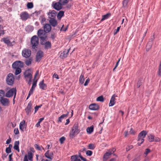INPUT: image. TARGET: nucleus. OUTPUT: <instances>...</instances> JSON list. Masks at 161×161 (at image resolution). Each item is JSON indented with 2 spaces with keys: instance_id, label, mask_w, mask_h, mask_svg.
I'll return each instance as SVG.
<instances>
[{
  "instance_id": "8",
  "label": "nucleus",
  "mask_w": 161,
  "mask_h": 161,
  "mask_svg": "<svg viewBox=\"0 0 161 161\" xmlns=\"http://www.w3.org/2000/svg\"><path fill=\"white\" fill-rule=\"evenodd\" d=\"M24 64L23 63L20 61H17L14 62L12 64V66L13 68H22L23 67Z\"/></svg>"
},
{
  "instance_id": "54",
  "label": "nucleus",
  "mask_w": 161,
  "mask_h": 161,
  "mask_svg": "<svg viewBox=\"0 0 161 161\" xmlns=\"http://www.w3.org/2000/svg\"><path fill=\"white\" fill-rule=\"evenodd\" d=\"M120 26L117 27L116 30H115L114 32V35L116 34L119 31Z\"/></svg>"
},
{
  "instance_id": "14",
  "label": "nucleus",
  "mask_w": 161,
  "mask_h": 161,
  "mask_svg": "<svg viewBox=\"0 0 161 161\" xmlns=\"http://www.w3.org/2000/svg\"><path fill=\"white\" fill-rule=\"evenodd\" d=\"M70 49H65L62 53L60 55V57L61 58L63 59L66 58L69 52Z\"/></svg>"
},
{
  "instance_id": "36",
  "label": "nucleus",
  "mask_w": 161,
  "mask_h": 161,
  "mask_svg": "<svg viewBox=\"0 0 161 161\" xmlns=\"http://www.w3.org/2000/svg\"><path fill=\"white\" fill-rule=\"evenodd\" d=\"M110 13H108L105 15L103 16L102 18L101 19V21H103L105 19H107L110 16Z\"/></svg>"
},
{
  "instance_id": "53",
  "label": "nucleus",
  "mask_w": 161,
  "mask_h": 161,
  "mask_svg": "<svg viewBox=\"0 0 161 161\" xmlns=\"http://www.w3.org/2000/svg\"><path fill=\"white\" fill-rule=\"evenodd\" d=\"M65 137L64 136H63L59 139V141L62 144L63 142L65 141Z\"/></svg>"
},
{
  "instance_id": "43",
  "label": "nucleus",
  "mask_w": 161,
  "mask_h": 161,
  "mask_svg": "<svg viewBox=\"0 0 161 161\" xmlns=\"http://www.w3.org/2000/svg\"><path fill=\"white\" fill-rule=\"evenodd\" d=\"M40 19L41 20V23L42 24L45 22L46 20V18L44 17L43 16H40Z\"/></svg>"
},
{
  "instance_id": "24",
  "label": "nucleus",
  "mask_w": 161,
  "mask_h": 161,
  "mask_svg": "<svg viewBox=\"0 0 161 161\" xmlns=\"http://www.w3.org/2000/svg\"><path fill=\"white\" fill-rule=\"evenodd\" d=\"M31 104L30 103H28L26 108L25 109L26 113L27 115L29 114L31 111Z\"/></svg>"
},
{
  "instance_id": "6",
  "label": "nucleus",
  "mask_w": 161,
  "mask_h": 161,
  "mask_svg": "<svg viewBox=\"0 0 161 161\" xmlns=\"http://www.w3.org/2000/svg\"><path fill=\"white\" fill-rule=\"evenodd\" d=\"M13 94L14 97L15 98L16 94V90L15 88H12L8 91L6 93L5 96L6 97H12Z\"/></svg>"
},
{
  "instance_id": "45",
  "label": "nucleus",
  "mask_w": 161,
  "mask_h": 161,
  "mask_svg": "<svg viewBox=\"0 0 161 161\" xmlns=\"http://www.w3.org/2000/svg\"><path fill=\"white\" fill-rule=\"evenodd\" d=\"M158 75L159 76H161V62H160V64L159 66Z\"/></svg>"
},
{
  "instance_id": "34",
  "label": "nucleus",
  "mask_w": 161,
  "mask_h": 161,
  "mask_svg": "<svg viewBox=\"0 0 161 161\" xmlns=\"http://www.w3.org/2000/svg\"><path fill=\"white\" fill-rule=\"evenodd\" d=\"M13 68L15 69V74L16 75L19 74L21 72V69L19 68L16 67V68Z\"/></svg>"
},
{
  "instance_id": "11",
  "label": "nucleus",
  "mask_w": 161,
  "mask_h": 161,
  "mask_svg": "<svg viewBox=\"0 0 161 161\" xmlns=\"http://www.w3.org/2000/svg\"><path fill=\"white\" fill-rule=\"evenodd\" d=\"M0 103L3 106H7L9 105L10 102L8 99L4 98L0 100Z\"/></svg>"
},
{
  "instance_id": "44",
  "label": "nucleus",
  "mask_w": 161,
  "mask_h": 161,
  "mask_svg": "<svg viewBox=\"0 0 161 161\" xmlns=\"http://www.w3.org/2000/svg\"><path fill=\"white\" fill-rule=\"evenodd\" d=\"M46 37H43L40 38L41 39V44L42 45H44L45 42V40Z\"/></svg>"
},
{
  "instance_id": "40",
  "label": "nucleus",
  "mask_w": 161,
  "mask_h": 161,
  "mask_svg": "<svg viewBox=\"0 0 161 161\" xmlns=\"http://www.w3.org/2000/svg\"><path fill=\"white\" fill-rule=\"evenodd\" d=\"M96 101L98 102H103L104 101V98L103 96H101L97 97L96 99Z\"/></svg>"
},
{
  "instance_id": "3",
  "label": "nucleus",
  "mask_w": 161,
  "mask_h": 161,
  "mask_svg": "<svg viewBox=\"0 0 161 161\" xmlns=\"http://www.w3.org/2000/svg\"><path fill=\"white\" fill-rule=\"evenodd\" d=\"M147 134V132L145 130H143L139 133L138 135L137 139V141L138 142L137 144L139 146L141 145L144 142V138L145 137Z\"/></svg>"
},
{
  "instance_id": "32",
  "label": "nucleus",
  "mask_w": 161,
  "mask_h": 161,
  "mask_svg": "<svg viewBox=\"0 0 161 161\" xmlns=\"http://www.w3.org/2000/svg\"><path fill=\"white\" fill-rule=\"evenodd\" d=\"M36 82L37 81H34L33 82L31 88L29 91L33 93L34 90L36 86Z\"/></svg>"
},
{
  "instance_id": "60",
  "label": "nucleus",
  "mask_w": 161,
  "mask_h": 161,
  "mask_svg": "<svg viewBox=\"0 0 161 161\" xmlns=\"http://www.w3.org/2000/svg\"><path fill=\"white\" fill-rule=\"evenodd\" d=\"M154 141L156 142H159L160 141V139L158 137H154Z\"/></svg>"
},
{
  "instance_id": "16",
  "label": "nucleus",
  "mask_w": 161,
  "mask_h": 161,
  "mask_svg": "<svg viewBox=\"0 0 161 161\" xmlns=\"http://www.w3.org/2000/svg\"><path fill=\"white\" fill-rule=\"evenodd\" d=\"M89 108L91 110H96L99 108V106L96 104L93 103L90 104L89 106Z\"/></svg>"
},
{
  "instance_id": "62",
  "label": "nucleus",
  "mask_w": 161,
  "mask_h": 161,
  "mask_svg": "<svg viewBox=\"0 0 161 161\" xmlns=\"http://www.w3.org/2000/svg\"><path fill=\"white\" fill-rule=\"evenodd\" d=\"M133 146H132V145H130L129 146H128L127 148H126V151H129V150L132 149V148H133Z\"/></svg>"
},
{
  "instance_id": "39",
  "label": "nucleus",
  "mask_w": 161,
  "mask_h": 161,
  "mask_svg": "<svg viewBox=\"0 0 161 161\" xmlns=\"http://www.w3.org/2000/svg\"><path fill=\"white\" fill-rule=\"evenodd\" d=\"M143 78H141L138 81L137 84V86L138 88H139L142 85L143 81Z\"/></svg>"
},
{
  "instance_id": "25",
  "label": "nucleus",
  "mask_w": 161,
  "mask_h": 161,
  "mask_svg": "<svg viewBox=\"0 0 161 161\" xmlns=\"http://www.w3.org/2000/svg\"><path fill=\"white\" fill-rule=\"evenodd\" d=\"M112 153L110 151L106 153L104 155L103 157V161H106L109 158V156Z\"/></svg>"
},
{
  "instance_id": "57",
  "label": "nucleus",
  "mask_w": 161,
  "mask_h": 161,
  "mask_svg": "<svg viewBox=\"0 0 161 161\" xmlns=\"http://www.w3.org/2000/svg\"><path fill=\"white\" fill-rule=\"evenodd\" d=\"M69 114V112H68L66 114H63L60 116L61 118H62V119H64V117L68 116Z\"/></svg>"
},
{
  "instance_id": "26",
  "label": "nucleus",
  "mask_w": 161,
  "mask_h": 161,
  "mask_svg": "<svg viewBox=\"0 0 161 161\" xmlns=\"http://www.w3.org/2000/svg\"><path fill=\"white\" fill-rule=\"evenodd\" d=\"M19 141H16L15 142L14 147V148L18 152H19Z\"/></svg>"
},
{
  "instance_id": "1",
  "label": "nucleus",
  "mask_w": 161,
  "mask_h": 161,
  "mask_svg": "<svg viewBox=\"0 0 161 161\" xmlns=\"http://www.w3.org/2000/svg\"><path fill=\"white\" fill-rule=\"evenodd\" d=\"M80 129L79 128L77 124H75L70 130L69 136L70 138H73L75 136L80 132Z\"/></svg>"
},
{
  "instance_id": "61",
  "label": "nucleus",
  "mask_w": 161,
  "mask_h": 161,
  "mask_svg": "<svg viewBox=\"0 0 161 161\" xmlns=\"http://www.w3.org/2000/svg\"><path fill=\"white\" fill-rule=\"evenodd\" d=\"M140 157L138 156L137 158H135L132 161H140Z\"/></svg>"
},
{
  "instance_id": "48",
  "label": "nucleus",
  "mask_w": 161,
  "mask_h": 161,
  "mask_svg": "<svg viewBox=\"0 0 161 161\" xmlns=\"http://www.w3.org/2000/svg\"><path fill=\"white\" fill-rule=\"evenodd\" d=\"M88 147L90 149L93 150L94 149L95 147L94 145L92 144H90L88 145Z\"/></svg>"
},
{
  "instance_id": "10",
  "label": "nucleus",
  "mask_w": 161,
  "mask_h": 161,
  "mask_svg": "<svg viewBox=\"0 0 161 161\" xmlns=\"http://www.w3.org/2000/svg\"><path fill=\"white\" fill-rule=\"evenodd\" d=\"M43 52L41 51H39L36 53V61L39 62L43 56Z\"/></svg>"
},
{
  "instance_id": "13",
  "label": "nucleus",
  "mask_w": 161,
  "mask_h": 161,
  "mask_svg": "<svg viewBox=\"0 0 161 161\" xmlns=\"http://www.w3.org/2000/svg\"><path fill=\"white\" fill-rule=\"evenodd\" d=\"M33 154L31 152H29L28 153V155H25L24 158V161H28L27 157L28 159L30 161H32L33 158Z\"/></svg>"
},
{
  "instance_id": "17",
  "label": "nucleus",
  "mask_w": 161,
  "mask_h": 161,
  "mask_svg": "<svg viewBox=\"0 0 161 161\" xmlns=\"http://www.w3.org/2000/svg\"><path fill=\"white\" fill-rule=\"evenodd\" d=\"M21 19L23 21H25L29 18V15L27 13L24 12L22 13L20 15Z\"/></svg>"
},
{
  "instance_id": "12",
  "label": "nucleus",
  "mask_w": 161,
  "mask_h": 161,
  "mask_svg": "<svg viewBox=\"0 0 161 161\" xmlns=\"http://www.w3.org/2000/svg\"><path fill=\"white\" fill-rule=\"evenodd\" d=\"M46 32L43 30L39 29L37 32V35L40 38L43 37H47Z\"/></svg>"
},
{
  "instance_id": "19",
  "label": "nucleus",
  "mask_w": 161,
  "mask_h": 161,
  "mask_svg": "<svg viewBox=\"0 0 161 161\" xmlns=\"http://www.w3.org/2000/svg\"><path fill=\"white\" fill-rule=\"evenodd\" d=\"M45 156L47 158L49 159L50 161L52 160L53 154L52 152L49 153V151L47 150L45 154Z\"/></svg>"
},
{
  "instance_id": "50",
  "label": "nucleus",
  "mask_w": 161,
  "mask_h": 161,
  "mask_svg": "<svg viewBox=\"0 0 161 161\" xmlns=\"http://www.w3.org/2000/svg\"><path fill=\"white\" fill-rule=\"evenodd\" d=\"M150 150L149 148H147L145 150V151L144 153V154L146 155V157L147 154L150 152Z\"/></svg>"
},
{
  "instance_id": "2",
  "label": "nucleus",
  "mask_w": 161,
  "mask_h": 161,
  "mask_svg": "<svg viewBox=\"0 0 161 161\" xmlns=\"http://www.w3.org/2000/svg\"><path fill=\"white\" fill-rule=\"evenodd\" d=\"M31 47L33 49L36 50L39 44V39L36 36H33L31 38Z\"/></svg>"
},
{
  "instance_id": "37",
  "label": "nucleus",
  "mask_w": 161,
  "mask_h": 161,
  "mask_svg": "<svg viewBox=\"0 0 161 161\" xmlns=\"http://www.w3.org/2000/svg\"><path fill=\"white\" fill-rule=\"evenodd\" d=\"M79 82L81 84H83L85 80V79L84 78V75H81L79 78Z\"/></svg>"
},
{
  "instance_id": "9",
  "label": "nucleus",
  "mask_w": 161,
  "mask_h": 161,
  "mask_svg": "<svg viewBox=\"0 0 161 161\" xmlns=\"http://www.w3.org/2000/svg\"><path fill=\"white\" fill-rule=\"evenodd\" d=\"M22 55L25 58H29L31 56V51L28 49H25L22 51Z\"/></svg>"
},
{
  "instance_id": "21",
  "label": "nucleus",
  "mask_w": 161,
  "mask_h": 161,
  "mask_svg": "<svg viewBox=\"0 0 161 161\" xmlns=\"http://www.w3.org/2000/svg\"><path fill=\"white\" fill-rule=\"evenodd\" d=\"M44 80H43L39 84L40 88L43 90H46L47 86L44 83Z\"/></svg>"
},
{
  "instance_id": "42",
  "label": "nucleus",
  "mask_w": 161,
  "mask_h": 161,
  "mask_svg": "<svg viewBox=\"0 0 161 161\" xmlns=\"http://www.w3.org/2000/svg\"><path fill=\"white\" fill-rule=\"evenodd\" d=\"M69 1V0H59V2L63 5H64L67 3Z\"/></svg>"
},
{
  "instance_id": "31",
  "label": "nucleus",
  "mask_w": 161,
  "mask_h": 161,
  "mask_svg": "<svg viewBox=\"0 0 161 161\" xmlns=\"http://www.w3.org/2000/svg\"><path fill=\"white\" fill-rule=\"evenodd\" d=\"M148 140L150 142H153L154 141V136L152 134H150L148 135Z\"/></svg>"
},
{
  "instance_id": "29",
  "label": "nucleus",
  "mask_w": 161,
  "mask_h": 161,
  "mask_svg": "<svg viewBox=\"0 0 161 161\" xmlns=\"http://www.w3.org/2000/svg\"><path fill=\"white\" fill-rule=\"evenodd\" d=\"M71 161H81L79 157L77 155L72 156L71 157Z\"/></svg>"
},
{
  "instance_id": "58",
  "label": "nucleus",
  "mask_w": 161,
  "mask_h": 161,
  "mask_svg": "<svg viewBox=\"0 0 161 161\" xmlns=\"http://www.w3.org/2000/svg\"><path fill=\"white\" fill-rule=\"evenodd\" d=\"M14 133L15 135H17L19 134V130L17 128H15L14 130Z\"/></svg>"
},
{
  "instance_id": "15",
  "label": "nucleus",
  "mask_w": 161,
  "mask_h": 161,
  "mask_svg": "<svg viewBox=\"0 0 161 161\" xmlns=\"http://www.w3.org/2000/svg\"><path fill=\"white\" fill-rule=\"evenodd\" d=\"M48 18L50 19H55L56 15V12L54 10L50 11L48 13Z\"/></svg>"
},
{
  "instance_id": "59",
  "label": "nucleus",
  "mask_w": 161,
  "mask_h": 161,
  "mask_svg": "<svg viewBox=\"0 0 161 161\" xmlns=\"http://www.w3.org/2000/svg\"><path fill=\"white\" fill-rule=\"evenodd\" d=\"M120 60V58L119 59L118 61V62L116 63V65L115 66V67L113 69V71H114V70L116 69V68H117V67L118 66V64H119V62Z\"/></svg>"
},
{
  "instance_id": "20",
  "label": "nucleus",
  "mask_w": 161,
  "mask_h": 161,
  "mask_svg": "<svg viewBox=\"0 0 161 161\" xmlns=\"http://www.w3.org/2000/svg\"><path fill=\"white\" fill-rule=\"evenodd\" d=\"M49 22L53 27H55L57 25V21L55 19H51L49 20Z\"/></svg>"
},
{
  "instance_id": "64",
  "label": "nucleus",
  "mask_w": 161,
  "mask_h": 161,
  "mask_svg": "<svg viewBox=\"0 0 161 161\" xmlns=\"http://www.w3.org/2000/svg\"><path fill=\"white\" fill-rule=\"evenodd\" d=\"M53 77L56 78L57 79H58L59 78L58 75L56 73H54L53 74Z\"/></svg>"
},
{
  "instance_id": "41",
  "label": "nucleus",
  "mask_w": 161,
  "mask_h": 161,
  "mask_svg": "<svg viewBox=\"0 0 161 161\" xmlns=\"http://www.w3.org/2000/svg\"><path fill=\"white\" fill-rule=\"evenodd\" d=\"M44 118H40L38 122L36 123V127H38L40 126V123L44 120Z\"/></svg>"
},
{
  "instance_id": "33",
  "label": "nucleus",
  "mask_w": 161,
  "mask_h": 161,
  "mask_svg": "<svg viewBox=\"0 0 161 161\" xmlns=\"http://www.w3.org/2000/svg\"><path fill=\"white\" fill-rule=\"evenodd\" d=\"M64 12L63 11H60L57 14V18L58 19H60L62 17L64 16Z\"/></svg>"
},
{
  "instance_id": "30",
  "label": "nucleus",
  "mask_w": 161,
  "mask_h": 161,
  "mask_svg": "<svg viewBox=\"0 0 161 161\" xmlns=\"http://www.w3.org/2000/svg\"><path fill=\"white\" fill-rule=\"evenodd\" d=\"M44 45H45V49H47L51 48V43L49 41L46 42Z\"/></svg>"
},
{
  "instance_id": "47",
  "label": "nucleus",
  "mask_w": 161,
  "mask_h": 161,
  "mask_svg": "<svg viewBox=\"0 0 161 161\" xmlns=\"http://www.w3.org/2000/svg\"><path fill=\"white\" fill-rule=\"evenodd\" d=\"M34 147L36 149L38 150L41 151L42 150L41 147L37 144H35Z\"/></svg>"
},
{
  "instance_id": "4",
  "label": "nucleus",
  "mask_w": 161,
  "mask_h": 161,
  "mask_svg": "<svg viewBox=\"0 0 161 161\" xmlns=\"http://www.w3.org/2000/svg\"><path fill=\"white\" fill-rule=\"evenodd\" d=\"M14 75L12 73H9L6 78V82L7 84L9 86L12 85L14 82Z\"/></svg>"
},
{
  "instance_id": "55",
  "label": "nucleus",
  "mask_w": 161,
  "mask_h": 161,
  "mask_svg": "<svg viewBox=\"0 0 161 161\" xmlns=\"http://www.w3.org/2000/svg\"><path fill=\"white\" fill-rule=\"evenodd\" d=\"M11 149L9 147H7L6 149V152L7 153H9L11 152Z\"/></svg>"
},
{
  "instance_id": "35",
  "label": "nucleus",
  "mask_w": 161,
  "mask_h": 161,
  "mask_svg": "<svg viewBox=\"0 0 161 161\" xmlns=\"http://www.w3.org/2000/svg\"><path fill=\"white\" fill-rule=\"evenodd\" d=\"M4 91L2 90H0V100L4 98Z\"/></svg>"
},
{
  "instance_id": "18",
  "label": "nucleus",
  "mask_w": 161,
  "mask_h": 161,
  "mask_svg": "<svg viewBox=\"0 0 161 161\" xmlns=\"http://www.w3.org/2000/svg\"><path fill=\"white\" fill-rule=\"evenodd\" d=\"M117 97V96L115 94L113 95L109 104V107L113 106L114 105L115 100V97Z\"/></svg>"
},
{
  "instance_id": "22",
  "label": "nucleus",
  "mask_w": 161,
  "mask_h": 161,
  "mask_svg": "<svg viewBox=\"0 0 161 161\" xmlns=\"http://www.w3.org/2000/svg\"><path fill=\"white\" fill-rule=\"evenodd\" d=\"M51 27L49 24H46L44 26V31L48 33L51 30Z\"/></svg>"
},
{
  "instance_id": "52",
  "label": "nucleus",
  "mask_w": 161,
  "mask_h": 161,
  "mask_svg": "<svg viewBox=\"0 0 161 161\" xmlns=\"http://www.w3.org/2000/svg\"><path fill=\"white\" fill-rule=\"evenodd\" d=\"M31 59H28L26 61L25 64H26V65L28 66L31 64Z\"/></svg>"
},
{
  "instance_id": "27",
  "label": "nucleus",
  "mask_w": 161,
  "mask_h": 161,
  "mask_svg": "<svg viewBox=\"0 0 161 161\" xmlns=\"http://www.w3.org/2000/svg\"><path fill=\"white\" fill-rule=\"evenodd\" d=\"M153 42H149L146 46V49L147 51H148L151 48Z\"/></svg>"
},
{
  "instance_id": "28",
  "label": "nucleus",
  "mask_w": 161,
  "mask_h": 161,
  "mask_svg": "<svg viewBox=\"0 0 161 161\" xmlns=\"http://www.w3.org/2000/svg\"><path fill=\"white\" fill-rule=\"evenodd\" d=\"M94 127L93 125L88 127L86 129V131L89 134H91L93 131Z\"/></svg>"
},
{
  "instance_id": "23",
  "label": "nucleus",
  "mask_w": 161,
  "mask_h": 161,
  "mask_svg": "<svg viewBox=\"0 0 161 161\" xmlns=\"http://www.w3.org/2000/svg\"><path fill=\"white\" fill-rule=\"evenodd\" d=\"M3 42L6 44H7L8 46H12L13 44H12L13 42H11L7 38H3ZM13 42H14V41Z\"/></svg>"
},
{
  "instance_id": "63",
  "label": "nucleus",
  "mask_w": 161,
  "mask_h": 161,
  "mask_svg": "<svg viewBox=\"0 0 161 161\" xmlns=\"http://www.w3.org/2000/svg\"><path fill=\"white\" fill-rule=\"evenodd\" d=\"M25 125H19V129L22 131H23L25 128Z\"/></svg>"
},
{
  "instance_id": "56",
  "label": "nucleus",
  "mask_w": 161,
  "mask_h": 161,
  "mask_svg": "<svg viewBox=\"0 0 161 161\" xmlns=\"http://www.w3.org/2000/svg\"><path fill=\"white\" fill-rule=\"evenodd\" d=\"M90 80V79H89V78H88L86 80L84 84V86H86L88 85V84L89 83V82Z\"/></svg>"
},
{
  "instance_id": "38",
  "label": "nucleus",
  "mask_w": 161,
  "mask_h": 161,
  "mask_svg": "<svg viewBox=\"0 0 161 161\" xmlns=\"http://www.w3.org/2000/svg\"><path fill=\"white\" fill-rule=\"evenodd\" d=\"M129 0H124L123 2V6L124 8H127Z\"/></svg>"
},
{
  "instance_id": "7",
  "label": "nucleus",
  "mask_w": 161,
  "mask_h": 161,
  "mask_svg": "<svg viewBox=\"0 0 161 161\" xmlns=\"http://www.w3.org/2000/svg\"><path fill=\"white\" fill-rule=\"evenodd\" d=\"M63 5L59 1L57 2H53L52 3V6L54 8L57 10H59L62 8Z\"/></svg>"
},
{
  "instance_id": "46",
  "label": "nucleus",
  "mask_w": 161,
  "mask_h": 161,
  "mask_svg": "<svg viewBox=\"0 0 161 161\" xmlns=\"http://www.w3.org/2000/svg\"><path fill=\"white\" fill-rule=\"evenodd\" d=\"M33 7V4L32 3H28L27 4V7L28 8H31Z\"/></svg>"
},
{
  "instance_id": "51",
  "label": "nucleus",
  "mask_w": 161,
  "mask_h": 161,
  "mask_svg": "<svg viewBox=\"0 0 161 161\" xmlns=\"http://www.w3.org/2000/svg\"><path fill=\"white\" fill-rule=\"evenodd\" d=\"M42 106V105L39 106H36L35 107V113H36L38 110L39 108H40Z\"/></svg>"
},
{
  "instance_id": "5",
  "label": "nucleus",
  "mask_w": 161,
  "mask_h": 161,
  "mask_svg": "<svg viewBox=\"0 0 161 161\" xmlns=\"http://www.w3.org/2000/svg\"><path fill=\"white\" fill-rule=\"evenodd\" d=\"M25 77L27 81H28V84H29L31 81L32 78V74L31 73V69H28L24 73Z\"/></svg>"
},
{
  "instance_id": "49",
  "label": "nucleus",
  "mask_w": 161,
  "mask_h": 161,
  "mask_svg": "<svg viewBox=\"0 0 161 161\" xmlns=\"http://www.w3.org/2000/svg\"><path fill=\"white\" fill-rule=\"evenodd\" d=\"M92 151L90 150H87L86 152V154L88 156H91L92 155Z\"/></svg>"
}]
</instances>
